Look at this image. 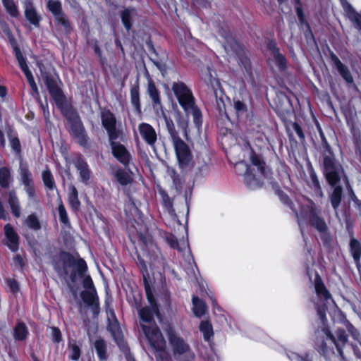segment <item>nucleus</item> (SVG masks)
Returning a JSON list of instances; mask_svg holds the SVG:
<instances>
[{
	"mask_svg": "<svg viewBox=\"0 0 361 361\" xmlns=\"http://www.w3.org/2000/svg\"><path fill=\"white\" fill-rule=\"evenodd\" d=\"M37 65L41 72V76L51 96L54 99L56 106L61 109L62 114L68 120L71 135L77 140L79 145L85 146L87 143L88 136L78 114L67 103L65 96L61 90L58 87L55 80L49 73L44 71V65L39 62L37 63Z\"/></svg>",
	"mask_w": 361,
	"mask_h": 361,
	"instance_id": "nucleus-1",
	"label": "nucleus"
},
{
	"mask_svg": "<svg viewBox=\"0 0 361 361\" xmlns=\"http://www.w3.org/2000/svg\"><path fill=\"white\" fill-rule=\"evenodd\" d=\"M324 174L329 184L333 188L329 195L331 204L337 214V209L342 200L343 188L339 185L341 176L343 173L341 166L335 161L334 157L329 149H326L323 154Z\"/></svg>",
	"mask_w": 361,
	"mask_h": 361,
	"instance_id": "nucleus-2",
	"label": "nucleus"
},
{
	"mask_svg": "<svg viewBox=\"0 0 361 361\" xmlns=\"http://www.w3.org/2000/svg\"><path fill=\"white\" fill-rule=\"evenodd\" d=\"M61 262L55 263L54 267L59 275H70L73 282L77 280L78 277H82L87 271V264L84 259L75 257L68 253L61 255Z\"/></svg>",
	"mask_w": 361,
	"mask_h": 361,
	"instance_id": "nucleus-3",
	"label": "nucleus"
},
{
	"mask_svg": "<svg viewBox=\"0 0 361 361\" xmlns=\"http://www.w3.org/2000/svg\"><path fill=\"white\" fill-rule=\"evenodd\" d=\"M172 90L185 112L191 113L197 120L200 116V112L195 106L192 92L188 87L183 82H178L173 84Z\"/></svg>",
	"mask_w": 361,
	"mask_h": 361,
	"instance_id": "nucleus-4",
	"label": "nucleus"
},
{
	"mask_svg": "<svg viewBox=\"0 0 361 361\" xmlns=\"http://www.w3.org/2000/svg\"><path fill=\"white\" fill-rule=\"evenodd\" d=\"M141 327L151 348L159 353V357L161 359L166 348V343L158 326L154 324L149 326L141 324Z\"/></svg>",
	"mask_w": 361,
	"mask_h": 361,
	"instance_id": "nucleus-5",
	"label": "nucleus"
},
{
	"mask_svg": "<svg viewBox=\"0 0 361 361\" xmlns=\"http://www.w3.org/2000/svg\"><path fill=\"white\" fill-rule=\"evenodd\" d=\"M315 290L316 293L319 298L320 302H322V300L325 302V303H318L317 305V313L319 315L323 323H324L326 320L325 317V311L328 309L329 307L333 306V300L331 299V295L326 290L324 285L319 281H316L315 283Z\"/></svg>",
	"mask_w": 361,
	"mask_h": 361,
	"instance_id": "nucleus-6",
	"label": "nucleus"
},
{
	"mask_svg": "<svg viewBox=\"0 0 361 361\" xmlns=\"http://www.w3.org/2000/svg\"><path fill=\"white\" fill-rule=\"evenodd\" d=\"M145 288L147 299L150 303L149 307H145L139 311L140 319L145 322H151L153 321L154 314L159 316V310L154 302V298L152 289L146 280H145Z\"/></svg>",
	"mask_w": 361,
	"mask_h": 361,
	"instance_id": "nucleus-7",
	"label": "nucleus"
},
{
	"mask_svg": "<svg viewBox=\"0 0 361 361\" xmlns=\"http://www.w3.org/2000/svg\"><path fill=\"white\" fill-rule=\"evenodd\" d=\"M101 118L102 126L106 130L110 140H115L122 135L121 130L117 129L116 119L110 111H102Z\"/></svg>",
	"mask_w": 361,
	"mask_h": 361,
	"instance_id": "nucleus-8",
	"label": "nucleus"
},
{
	"mask_svg": "<svg viewBox=\"0 0 361 361\" xmlns=\"http://www.w3.org/2000/svg\"><path fill=\"white\" fill-rule=\"evenodd\" d=\"M172 140L180 167L188 166L192 160L189 147L179 137Z\"/></svg>",
	"mask_w": 361,
	"mask_h": 361,
	"instance_id": "nucleus-9",
	"label": "nucleus"
},
{
	"mask_svg": "<svg viewBox=\"0 0 361 361\" xmlns=\"http://www.w3.org/2000/svg\"><path fill=\"white\" fill-rule=\"evenodd\" d=\"M166 331L170 345L172 348L173 355L175 356L177 355L185 354L190 352V349L189 345L185 342L183 338L180 337L175 332L173 328L169 326Z\"/></svg>",
	"mask_w": 361,
	"mask_h": 361,
	"instance_id": "nucleus-10",
	"label": "nucleus"
},
{
	"mask_svg": "<svg viewBox=\"0 0 361 361\" xmlns=\"http://www.w3.org/2000/svg\"><path fill=\"white\" fill-rule=\"evenodd\" d=\"M47 7L54 15L57 24L61 25L64 31L69 32L71 30L70 23L62 11L61 3L57 0H49Z\"/></svg>",
	"mask_w": 361,
	"mask_h": 361,
	"instance_id": "nucleus-11",
	"label": "nucleus"
},
{
	"mask_svg": "<svg viewBox=\"0 0 361 361\" xmlns=\"http://www.w3.org/2000/svg\"><path fill=\"white\" fill-rule=\"evenodd\" d=\"M317 345L321 348L323 353H325L327 349V345L325 340H330L335 343L339 353L341 355L342 351L338 347V344L336 343L335 337L331 334L329 330L324 326L320 330H317Z\"/></svg>",
	"mask_w": 361,
	"mask_h": 361,
	"instance_id": "nucleus-12",
	"label": "nucleus"
},
{
	"mask_svg": "<svg viewBox=\"0 0 361 361\" xmlns=\"http://www.w3.org/2000/svg\"><path fill=\"white\" fill-rule=\"evenodd\" d=\"M273 105L276 111L281 114L286 115L292 109L291 104L288 97L283 92H277L273 99Z\"/></svg>",
	"mask_w": 361,
	"mask_h": 361,
	"instance_id": "nucleus-13",
	"label": "nucleus"
},
{
	"mask_svg": "<svg viewBox=\"0 0 361 361\" xmlns=\"http://www.w3.org/2000/svg\"><path fill=\"white\" fill-rule=\"evenodd\" d=\"M20 176L21 180L25 187V190L30 198H34L35 196V188L33 186L32 179L31 178V173L27 167L20 162Z\"/></svg>",
	"mask_w": 361,
	"mask_h": 361,
	"instance_id": "nucleus-14",
	"label": "nucleus"
},
{
	"mask_svg": "<svg viewBox=\"0 0 361 361\" xmlns=\"http://www.w3.org/2000/svg\"><path fill=\"white\" fill-rule=\"evenodd\" d=\"M224 49L228 54L239 57L240 60L243 63L247 62V58L243 56V50L238 42H236L233 38L229 37L227 39L226 44L224 45Z\"/></svg>",
	"mask_w": 361,
	"mask_h": 361,
	"instance_id": "nucleus-15",
	"label": "nucleus"
},
{
	"mask_svg": "<svg viewBox=\"0 0 361 361\" xmlns=\"http://www.w3.org/2000/svg\"><path fill=\"white\" fill-rule=\"evenodd\" d=\"M138 130L142 137L150 146H154L157 141V133L154 129L148 123H141Z\"/></svg>",
	"mask_w": 361,
	"mask_h": 361,
	"instance_id": "nucleus-16",
	"label": "nucleus"
},
{
	"mask_svg": "<svg viewBox=\"0 0 361 361\" xmlns=\"http://www.w3.org/2000/svg\"><path fill=\"white\" fill-rule=\"evenodd\" d=\"M112 152L115 157L123 164H127L130 161V154L126 147L121 144L110 140Z\"/></svg>",
	"mask_w": 361,
	"mask_h": 361,
	"instance_id": "nucleus-17",
	"label": "nucleus"
},
{
	"mask_svg": "<svg viewBox=\"0 0 361 361\" xmlns=\"http://www.w3.org/2000/svg\"><path fill=\"white\" fill-rule=\"evenodd\" d=\"M24 6L26 19L34 26L39 27L42 18L34 7L32 3H31L30 0H27L25 1Z\"/></svg>",
	"mask_w": 361,
	"mask_h": 361,
	"instance_id": "nucleus-18",
	"label": "nucleus"
},
{
	"mask_svg": "<svg viewBox=\"0 0 361 361\" xmlns=\"http://www.w3.org/2000/svg\"><path fill=\"white\" fill-rule=\"evenodd\" d=\"M331 59L340 75L346 82L349 84L353 83V78L348 67L341 63L339 59L333 53L331 54Z\"/></svg>",
	"mask_w": 361,
	"mask_h": 361,
	"instance_id": "nucleus-19",
	"label": "nucleus"
},
{
	"mask_svg": "<svg viewBox=\"0 0 361 361\" xmlns=\"http://www.w3.org/2000/svg\"><path fill=\"white\" fill-rule=\"evenodd\" d=\"M4 32L6 33V35H8V38H9V40H10V42L11 44V45L13 46V49H14V51H15V54H16V59L18 61V63H19V66H20L22 71L25 73L27 71H29V68L26 64V62H25V58L23 57L20 49L17 47L16 45V42L15 40V39L10 34V31L8 29V27H6L4 29Z\"/></svg>",
	"mask_w": 361,
	"mask_h": 361,
	"instance_id": "nucleus-20",
	"label": "nucleus"
},
{
	"mask_svg": "<svg viewBox=\"0 0 361 361\" xmlns=\"http://www.w3.org/2000/svg\"><path fill=\"white\" fill-rule=\"evenodd\" d=\"M5 235L7 238L6 245L12 250L16 251L18 248V236L10 224L4 227Z\"/></svg>",
	"mask_w": 361,
	"mask_h": 361,
	"instance_id": "nucleus-21",
	"label": "nucleus"
},
{
	"mask_svg": "<svg viewBox=\"0 0 361 361\" xmlns=\"http://www.w3.org/2000/svg\"><path fill=\"white\" fill-rule=\"evenodd\" d=\"M310 223L319 232H325L327 230L324 220L318 215L317 211L314 207L310 210Z\"/></svg>",
	"mask_w": 361,
	"mask_h": 361,
	"instance_id": "nucleus-22",
	"label": "nucleus"
},
{
	"mask_svg": "<svg viewBox=\"0 0 361 361\" xmlns=\"http://www.w3.org/2000/svg\"><path fill=\"white\" fill-rule=\"evenodd\" d=\"M81 297L87 305L92 307L94 312L97 311L98 308V298L96 295L95 290L82 291Z\"/></svg>",
	"mask_w": 361,
	"mask_h": 361,
	"instance_id": "nucleus-23",
	"label": "nucleus"
},
{
	"mask_svg": "<svg viewBox=\"0 0 361 361\" xmlns=\"http://www.w3.org/2000/svg\"><path fill=\"white\" fill-rule=\"evenodd\" d=\"M137 16L135 8H126L121 12L122 23L127 30L132 27V20Z\"/></svg>",
	"mask_w": 361,
	"mask_h": 361,
	"instance_id": "nucleus-24",
	"label": "nucleus"
},
{
	"mask_svg": "<svg viewBox=\"0 0 361 361\" xmlns=\"http://www.w3.org/2000/svg\"><path fill=\"white\" fill-rule=\"evenodd\" d=\"M193 312L197 317H202L207 312V306L205 303L197 297H193Z\"/></svg>",
	"mask_w": 361,
	"mask_h": 361,
	"instance_id": "nucleus-25",
	"label": "nucleus"
},
{
	"mask_svg": "<svg viewBox=\"0 0 361 361\" xmlns=\"http://www.w3.org/2000/svg\"><path fill=\"white\" fill-rule=\"evenodd\" d=\"M269 49L271 51L273 57L280 70L286 68V61L284 56L279 52V49L274 45L270 44Z\"/></svg>",
	"mask_w": 361,
	"mask_h": 361,
	"instance_id": "nucleus-26",
	"label": "nucleus"
},
{
	"mask_svg": "<svg viewBox=\"0 0 361 361\" xmlns=\"http://www.w3.org/2000/svg\"><path fill=\"white\" fill-rule=\"evenodd\" d=\"M108 329L111 331L116 343L120 345L122 341V332L117 321L115 319L113 322H110Z\"/></svg>",
	"mask_w": 361,
	"mask_h": 361,
	"instance_id": "nucleus-27",
	"label": "nucleus"
},
{
	"mask_svg": "<svg viewBox=\"0 0 361 361\" xmlns=\"http://www.w3.org/2000/svg\"><path fill=\"white\" fill-rule=\"evenodd\" d=\"M147 92L154 102V107L161 106V101L159 93L153 82L149 81L148 83Z\"/></svg>",
	"mask_w": 361,
	"mask_h": 361,
	"instance_id": "nucleus-28",
	"label": "nucleus"
},
{
	"mask_svg": "<svg viewBox=\"0 0 361 361\" xmlns=\"http://www.w3.org/2000/svg\"><path fill=\"white\" fill-rule=\"evenodd\" d=\"M94 347L99 358L104 360H106V345L104 341L102 338H98L94 343Z\"/></svg>",
	"mask_w": 361,
	"mask_h": 361,
	"instance_id": "nucleus-29",
	"label": "nucleus"
},
{
	"mask_svg": "<svg viewBox=\"0 0 361 361\" xmlns=\"http://www.w3.org/2000/svg\"><path fill=\"white\" fill-rule=\"evenodd\" d=\"M27 334L26 325L23 322H19L14 329V337L17 340H24Z\"/></svg>",
	"mask_w": 361,
	"mask_h": 361,
	"instance_id": "nucleus-30",
	"label": "nucleus"
},
{
	"mask_svg": "<svg viewBox=\"0 0 361 361\" xmlns=\"http://www.w3.org/2000/svg\"><path fill=\"white\" fill-rule=\"evenodd\" d=\"M8 203L11 206L13 214L16 217H19L20 215V207L18 204V199L13 192H9Z\"/></svg>",
	"mask_w": 361,
	"mask_h": 361,
	"instance_id": "nucleus-31",
	"label": "nucleus"
},
{
	"mask_svg": "<svg viewBox=\"0 0 361 361\" xmlns=\"http://www.w3.org/2000/svg\"><path fill=\"white\" fill-rule=\"evenodd\" d=\"M200 331L203 334L204 338L207 341L213 336L212 326L209 321H202L200 323Z\"/></svg>",
	"mask_w": 361,
	"mask_h": 361,
	"instance_id": "nucleus-32",
	"label": "nucleus"
},
{
	"mask_svg": "<svg viewBox=\"0 0 361 361\" xmlns=\"http://www.w3.org/2000/svg\"><path fill=\"white\" fill-rule=\"evenodd\" d=\"M350 251L354 259L357 262L361 257V245L355 239H352L350 242Z\"/></svg>",
	"mask_w": 361,
	"mask_h": 361,
	"instance_id": "nucleus-33",
	"label": "nucleus"
},
{
	"mask_svg": "<svg viewBox=\"0 0 361 361\" xmlns=\"http://www.w3.org/2000/svg\"><path fill=\"white\" fill-rule=\"evenodd\" d=\"M44 185L49 190H53L55 184L53 176L49 170H45L42 174Z\"/></svg>",
	"mask_w": 361,
	"mask_h": 361,
	"instance_id": "nucleus-34",
	"label": "nucleus"
},
{
	"mask_svg": "<svg viewBox=\"0 0 361 361\" xmlns=\"http://www.w3.org/2000/svg\"><path fill=\"white\" fill-rule=\"evenodd\" d=\"M70 190L71 194L69 195V202L74 209H78L80 204L78 197V191L74 186H71Z\"/></svg>",
	"mask_w": 361,
	"mask_h": 361,
	"instance_id": "nucleus-35",
	"label": "nucleus"
},
{
	"mask_svg": "<svg viewBox=\"0 0 361 361\" xmlns=\"http://www.w3.org/2000/svg\"><path fill=\"white\" fill-rule=\"evenodd\" d=\"M27 79V81L34 92V97L39 101L40 102V99H39V91H38V89H37V85L34 80V78H33V76L31 73V72L29 71H27L25 73H24Z\"/></svg>",
	"mask_w": 361,
	"mask_h": 361,
	"instance_id": "nucleus-36",
	"label": "nucleus"
},
{
	"mask_svg": "<svg viewBox=\"0 0 361 361\" xmlns=\"http://www.w3.org/2000/svg\"><path fill=\"white\" fill-rule=\"evenodd\" d=\"M116 177L117 180L121 185H127L131 182L130 176L122 170H118L116 173Z\"/></svg>",
	"mask_w": 361,
	"mask_h": 361,
	"instance_id": "nucleus-37",
	"label": "nucleus"
},
{
	"mask_svg": "<svg viewBox=\"0 0 361 361\" xmlns=\"http://www.w3.org/2000/svg\"><path fill=\"white\" fill-rule=\"evenodd\" d=\"M251 161L254 166H256L262 174H264L265 163L259 156L253 154L251 156Z\"/></svg>",
	"mask_w": 361,
	"mask_h": 361,
	"instance_id": "nucleus-38",
	"label": "nucleus"
},
{
	"mask_svg": "<svg viewBox=\"0 0 361 361\" xmlns=\"http://www.w3.org/2000/svg\"><path fill=\"white\" fill-rule=\"evenodd\" d=\"M176 121L179 127L184 131L185 137H188V121L186 118L180 116L179 113L176 114Z\"/></svg>",
	"mask_w": 361,
	"mask_h": 361,
	"instance_id": "nucleus-39",
	"label": "nucleus"
},
{
	"mask_svg": "<svg viewBox=\"0 0 361 361\" xmlns=\"http://www.w3.org/2000/svg\"><path fill=\"white\" fill-rule=\"evenodd\" d=\"M4 6L6 11L13 17L18 16L19 13L17 7L12 0H3Z\"/></svg>",
	"mask_w": 361,
	"mask_h": 361,
	"instance_id": "nucleus-40",
	"label": "nucleus"
},
{
	"mask_svg": "<svg viewBox=\"0 0 361 361\" xmlns=\"http://www.w3.org/2000/svg\"><path fill=\"white\" fill-rule=\"evenodd\" d=\"M25 224L30 228L39 230L41 228L39 220L34 214L30 215L25 220Z\"/></svg>",
	"mask_w": 361,
	"mask_h": 361,
	"instance_id": "nucleus-41",
	"label": "nucleus"
},
{
	"mask_svg": "<svg viewBox=\"0 0 361 361\" xmlns=\"http://www.w3.org/2000/svg\"><path fill=\"white\" fill-rule=\"evenodd\" d=\"M9 178H10L9 171L6 168H1L0 169V185L2 188L8 187Z\"/></svg>",
	"mask_w": 361,
	"mask_h": 361,
	"instance_id": "nucleus-42",
	"label": "nucleus"
},
{
	"mask_svg": "<svg viewBox=\"0 0 361 361\" xmlns=\"http://www.w3.org/2000/svg\"><path fill=\"white\" fill-rule=\"evenodd\" d=\"M164 118H165L166 125L168 131H169L172 140L178 137L179 136H178V132L176 131V130L175 128L174 123H173V121L171 118H169L165 116H164Z\"/></svg>",
	"mask_w": 361,
	"mask_h": 361,
	"instance_id": "nucleus-43",
	"label": "nucleus"
},
{
	"mask_svg": "<svg viewBox=\"0 0 361 361\" xmlns=\"http://www.w3.org/2000/svg\"><path fill=\"white\" fill-rule=\"evenodd\" d=\"M77 168L80 171L82 180H87L90 178V171L87 169V164L82 161H79L77 164Z\"/></svg>",
	"mask_w": 361,
	"mask_h": 361,
	"instance_id": "nucleus-44",
	"label": "nucleus"
},
{
	"mask_svg": "<svg viewBox=\"0 0 361 361\" xmlns=\"http://www.w3.org/2000/svg\"><path fill=\"white\" fill-rule=\"evenodd\" d=\"M130 96L132 104L137 109H140L139 90L137 87H134L131 89Z\"/></svg>",
	"mask_w": 361,
	"mask_h": 361,
	"instance_id": "nucleus-45",
	"label": "nucleus"
},
{
	"mask_svg": "<svg viewBox=\"0 0 361 361\" xmlns=\"http://www.w3.org/2000/svg\"><path fill=\"white\" fill-rule=\"evenodd\" d=\"M69 348L71 349V354L70 357L73 360H77L80 356V349L75 343H69Z\"/></svg>",
	"mask_w": 361,
	"mask_h": 361,
	"instance_id": "nucleus-46",
	"label": "nucleus"
},
{
	"mask_svg": "<svg viewBox=\"0 0 361 361\" xmlns=\"http://www.w3.org/2000/svg\"><path fill=\"white\" fill-rule=\"evenodd\" d=\"M207 78H208V83L212 87V88L215 90L216 87H219V82L216 79L215 76L213 75L212 71L210 69V68H207V73H206Z\"/></svg>",
	"mask_w": 361,
	"mask_h": 361,
	"instance_id": "nucleus-47",
	"label": "nucleus"
},
{
	"mask_svg": "<svg viewBox=\"0 0 361 361\" xmlns=\"http://www.w3.org/2000/svg\"><path fill=\"white\" fill-rule=\"evenodd\" d=\"M169 172L171 177L173 178V181L176 185V188H177L178 186H180V185L182 184V181L180 176L176 173V171L173 169L169 170Z\"/></svg>",
	"mask_w": 361,
	"mask_h": 361,
	"instance_id": "nucleus-48",
	"label": "nucleus"
},
{
	"mask_svg": "<svg viewBox=\"0 0 361 361\" xmlns=\"http://www.w3.org/2000/svg\"><path fill=\"white\" fill-rule=\"evenodd\" d=\"M234 108L238 114H243L246 111L245 105L240 101L234 102Z\"/></svg>",
	"mask_w": 361,
	"mask_h": 361,
	"instance_id": "nucleus-49",
	"label": "nucleus"
},
{
	"mask_svg": "<svg viewBox=\"0 0 361 361\" xmlns=\"http://www.w3.org/2000/svg\"><path fill=\"white\" fill-rule=\"evenodd\" d=\"M292 128H293V130L296 133L298 136L300 137V139L301 140H304L305 135L302 132L301 127L297 123H293L292 124Z\"/></svg>",
	"mask_w": 361,
	"mask_h": 361,
	"instance_id": "nucleus-50",
	"label": "nucleus"
},
{
	"mask_svg": "<svg viewBox=\"0 0 361 361\" xmlns=\"http://www.w3.org/2000/svg\"><path fill=\"white\" fill-rule=\"evenodd\" d=\"M11 145L12 148L18 153H20V141L17 137H12L11 139Z\"/></svg>",
	"mask_w": 361,
	"mask_h": 361,
	"instance_id": "nucleus-51",
	"label": "nucleus"
},
{
	"mask_svg": "<svg viewBox=\"0 0 361 361\" xmlns=\"http://www.w3.org/2000/svg\"><path fill=\"white\" fill-rule=\"evenodd\" d=\"M350 18L355 23L357 27L361 30V13H353Z\"/></svg>",
	"mask_w": 361,
	"mask_h": 361,
	"instance_id": "nucleus-52",
	"label": "nucleus"
},
{
	"mask_svg": "<svg viewBox=\"0 0 361 361\" xmlns=\"http://www.w3.org/2000/svg\"><path fill=\"white\" fill-rule=\"evenodd\" d=\"M51 331L54 341L59 343L61 341V334L60 330L56 327H52Z\"/></svg>",
	"mask_w": 361,
	"mask_h": 361,
	"instance_id": "nucleus-53",
	"label": "nucleus"
},
{
	"mask_svg": "<svg viewBox=\"0 0 361 361\" xmlns=\"http://www.w3.org/2000/svg\"><path fill=\"white\" fill-rule=\"evenodd\" d=\"M59 213L61 221L63 223L66 224L68 222V216H67L65 208L62 204L59 207Z\"/></svg>",
	"mask_w": 361,
	"mask_h": 361,
	"instance_id": "nucleus-54",
	"label": "nucleus"
},
{
	"mask_svg": "<svg viewBox=\"0 0 361 361\" xmlns=\"http://www.w3.org/2000/svg\"><path fill=\"white\" fill-rule=\"evenodd\" d=\"M83 286L87 290H94L93 283L90 276H86L83 279Z\"/></svg>",
	"mask_w": 361,
	"mask_h": 361,
	"instance_id": "nucleus-55",
	"label": "nucleus"
},
{
	"mask_svg": "<svg viewBox=\"0 0 361 361\" xmlns=\"http://www.w3.org/2000/svg\"><path fill=\"white\" fill-rule=\"evenodd\" d=\"M337 338L338 341L345 343L348 341V336L344 330H338L337 331Z\"/></svg>",
	"mask_w": 361,
	"mask_h": 361,
	"instance_id": "nucleus-56",
	"label": "nucleus"
},
{
	"mask_svg": "<svg viewBox=\"0 0 361 361\" xmlns=\"http://www.w3.org/2000/svg\"><path fill=\"white\" fill-rule=\"evenodd\" d=\"M8 282V284L11 288V290L13 292V293H16L19 290V286H18V282L14 280V279H8L7 281Z\"/></svg>",
	"mask_w": 361,
	"mask_h": 361,
	"instance_id": "nucleus-57",
	"label": "nucleus"
},
{
	"mask_svg": "<svg viewBox=\"0 0 361 361\" xmlns=\"http://www.w3.org/2000/svg\"><path fill=\"white\" fill-rule=\"evenodd\" d=\"M166 240L171 247L179 249L177 239L174 236H169Z\"/></svg>",
	"mask_w": 361,
	"mask_h": 361,
	"instance_id": "nucleus-58",
	"label": "nucleus"
},
{
	"mask_svg": "<svg viewBox=\"0 0 361 361\" xmlns=\"http://www.w3.org/2000/svg\"><path fill=\"white\" fill-rule=\"evenodd\" d=\"M314 186H315V188H316V189H317L319 196L320 197H323V192H322V191L321 190V187H320V185L319 184V182L317 180H314Z\"/></svg>",
	"mask_w": 361,
	"mask_h": 361,
	"instance_id": "nucleus-59",
	"label": "nucleus"
},
{
	"mask_svg": "<svg viewBox=\"0 0 361 361\" xmlns=\"http://www.w3.org/2000/svg\"><path fill=\"white\" fill-rule=\"evenodd\" d=\"M6 94V87H3V86H0V96L1 97H4Z\"/></svg>",
	"mask_w": 361,
	"mask_h": 361,
	"instance_id": "nucleus-60",
	"label": "nucleus"
},
{
	"mask_svg": "<svg viewBox=\"0 0 361 361\" xmlns=\"http://www.w3.org/2000/svg\"><path fill=\"white\" fill-rule=\"evenodd\" d=\"M298 18H299L301 22H303V20H304L303 15H302V12L299 10H298Z\"/></svg>",
	"mask_w": 361,
	"mask_h": 361,
	"instance_id": "nucleus-61",
	"label": "nucleus"
},
{
	"mask_svg": "<svg viewBox=\"0 0 361 361\" xmlns=\"http://www.w3.org/2000/svg\"><path fill=\"white\" fill-rule=\"evenodd\" d=\"M246 178L250 180L252 179V174L250 173V169L249 168H247V169Z\"/></svg>",
	"mask_w": 361,
	"mask_h": 361,
	"instance_id": "nucleus-62",
	"label": "nucleus"
},
{
	"mask_svg": "<svg viewBox=\"0 0 361 361\" xmlns=\"http://www.w3.org/2000/svg\"><path fill=\"white\" fill-rule=\"evenodd\" d=\"M0 141L1 145H4V135L0 132Z\"/></svg>",
	"mask_w": 361,
	"mask_h": 361,
	"instance_id": "nucleus-63",
	"label": "nucleus"
},
{
	"mask_svg": "<svg viewBox=\"0 0 361 361\" xmlns=\"http://www.w3.org/2000/svg\"><path fill=\"white\" fill-rule=\"evenodd\" d=\"M41 106L42 108V109L44 110V112L45 113V106L43 104H41Z\"/></svg>",
	"mask_w": 361,
	"mask_h": 361,
	"instance_id": "nucleus-64",
	"label": "nucleus"
}]
</instances>
